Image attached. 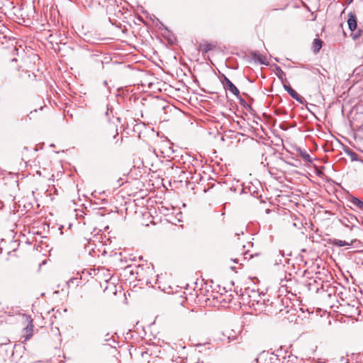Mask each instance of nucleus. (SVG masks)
<instances>
[{
	"label": "nucleus",
	"mask_w": 363,
	"mask_h": 363,
	"mask_svg": "<svg viewBox=\"0 0 363 363\" xmlns=\"http://www.w3.org/2000/svg\"><path fill=\"white\" fill-rule=\"evenodd\" d=\"M258 297L259 299H255L253 301H255L257 305L262 303L264 308L261 310L264 311L270 315L281 314V315H284L291 311H294L293 306H291V300L286 296H279L272 299L262 298L260 295H258Z\"/></svg>",
	"instance_id": "1"
},
{
	"label": "nucleus",
	"mask_w": 363,
	"mask_h": 363,
	"mask_svg": "<svg viewBox=\"0 0 363 363\" xmlns=\"http://www.w3.org/2000/svg\"><path fill=\"white\" fill-rule=\"evenodd\" d=\"M256 363H281V359L274 353L262 352L256 359Z\"/></svg>",
	"instance_id": "2"
},
{
	"label": "nucleus",
	"mask_w": 363,
	"mask_h": 363,
	"mask_svg": "<svg viewBox=\"0 0 363 363\" xmlns=\"http://www.w3.org/2000/svg\"><path fill=\"white\" fill-rule=\"evenodd\" d=\"M220 82L225 90L230 91L234 96L238 97L240 94L238 89L224 74L220 75Z\"/></svg>",
	"instance_id": "3"
},
{
	"label": "nucleus",
	"mask_w": 363,
	"mask_h": 363,
	"mask_svg": "<svg viewBox=\"0 0 363 363\" xmlns=\"http://www.w3.org/2000/svg\"><path fill=\"white\" fill-rule=\"evenodd\" d=\"M341 222L345 226L353 229L355 227V223H359V220L355 216L349 213L347 216L342 218Z\"/></svg>",
	"instance_id": "4"
},
{
	"label": "nucleus",
	"mask_w": 363,
	"mask_h": 363,
	"mask_svg": "<svg viewBox=\"0 0 363 363\" xmlns=\"http://www.w3.org/2000/svg\"><path fill=\"white\" fill-rule=\"evenodd\" d=\"M284 89L289 93V94L295 100H296L300 104H303L305 102V99L303 97L300 96L294 89L291 88L290 85L284 84Z\"/></svg>",
	"instance_id": "5"
},
{
	"label": "nucleus",
	"mask_w": 363,
	"mask_h": 363,
	"mask_svg": "<svg viewBox=\"0 0 363 363\" xmlns=\"http://www.w3.org/2000/svg\"><path fill=\"white\" fill-rule=\"evenodd\" d=\"M347 24L351 31H355L357 27V17L356 15L352 12H350L348 14Z\"/></svg>",
	"instance_id": "6"
},
{
	"label": "nucleus",
	"mask_w": 363,
	"mask_h": 363,
	"mask_svg": "<svg viewBox=\"0 0 363 363\" xmlns=\"http://www.w3.org/2000/svg\"><path fill=\"white\" fill-rule=\"evenodd\" d=\"M251 57L255 62H257L260 65H268V62L266 60V57L263 55L259 54V52H252L251 53Z\"/></svg>",
	"instance_id": "7"
},
{
	"label": "nucleus",
	"mask_w": 363,
	"mask_h": 363,
	"mask_svg": "<svg viewBox=\"0 0 363 363\" xmlns=\"http://www.w3.org/2000/svg\"><path fill=\"white\" fill-rule=\"evenodd\" d=\"M216 48V45L208 42H204L199 44V49L201 50L203 54H206L210 50H213Z\"/></svg>",
	"instance_id": "8"
},
{
	"label": "nucleus",
	"mask_w": 363,
	"mask_h": 363,
	"mask_svg": "<svg viewBox=\"0 0 363 363\" xmlns=\"http://www.w3.org/2000/svg\"><path fill=\"white\" fill-rule=\"evenodd\" d=\"M323 45V41L320 38H315L313 42V50L315 54L319 52Z\"/></svg>",
	"instance_id": "9"
},
{
	"label": "nucleus",
	"mask_w": 363,
	"mask_h": 363,
	"mask_svg": "<svg viewBox=\"0 0 363 363\" xmlns=\"http://www.w3.org/2000/svg\"><path fill=\"white\" fill-rule=\"evenodd\" d=\"M275 70L277 72V77L282 82H286V74L284 71L281 69V67L277 65H274Z\"/></svg>",
	"instance_id": "10"
},
{
	"label": "nucleus",
	"mask_w": 363,
	"mask_h": 363,
	"mask_svg": "<svg viewBox=\"0 0 363 363\" xmlns=\"http://www.w3.org/2000/svg\"><path fill=\"white\" fill-rule=\"evenodd\" d=\"M25 337L26 340L30 339L33 335V325L30 323L25 328Z\"/></svg>",
	"instance_id": "11"
},
{
	"label": "nucleus",
	"mask_w": 363,
	"mask_h": 363,
	"mask_svg": "<svg viewBox=\"0 0 363 363\" xmlns=\"http://www.w3.org/2000/svg\"><path fill=\"white\" fill-rule=\"evenodd\" d=\"M299 155L301 157V158L303 160V161L307 162L308 163L312 162V159H311L310 155L307 152V151H306L304 150H300Z\"/></svg>",
	"instance_id": "12"
},
{
	"label": "nucleus",
	"mask_w": 363,
	"mask_h": 363,
	"mask_svg": "<svg viewBox=\"0 0 363 363\" xmlns=\"http://www.w3.org/2000/svg\"><path fill=\"white\" fill-rule=\"evenodd\" d=\"M350 201L352 204L357 206L359 209L363 210V201L359 200L358 198L355 196H352Z\"/></svg>",
	"instance_id": "13"
},
{
	"label": "nucleus",
	"mask_w": 363,
	"mask_h": 363,
	"mask_svg": "<svg viewBox=\"0 0 363 363\" xmlns=\"http://www.w3.org/2000/svg\"><path fill=\"white\" fill-rule=\"evenodd\" d=\"M333 243L335 245L338 246V247H345V246L350 245V244L348 242H347L345 240H334Z\"/></svg>",
	"instance_id": "14"
},
{
	"label": "nucleus",
	"mask_w": 363,
	"mask_h": 363,
	"mask_svg": "<svg viewBox=\"0 0 363 363\" xmlns=\"http://www.w3.org/2000/svg\"><path fill=\"white\" fill-rule=\"evenodd\" d=\"M237 98L239 99L240 104L242 106H243V107H244V108H248V109H250V110L252 109L251 106H250V105H249V104L246 102V101H245L244 99L241 98V97L240 96V95H239V96H238V97H237Z\"/></svg>",
	"instance_id": "15"
},
{
	"label": "nucleus",
	"mask_w": 363,
	"mask_h": 363,
	"mask_svg": "<svg viewBox=\"0 0 363 363\" xmlns=\"http://www.w3.org/2000/svg\"><path fill=\"white\" fill-rule=\"evenodd\" d=\"M110 134L113 135V140H115L118 136V133L117 128L115 127H112L110 130Z\"/></svg>",
	"instance_id": "16"
},
{
	"label": "nucleus",
	"mask_w": 363,
	"mask_h": 363,
	"mask_svg": "<svg viewBox=\"0 0 363 363\" xmlns=\"http://www.w3.org/2000/svg\"><path fill=\"white\" fill-rule=\"evenodd\" d=\"M242 255H243V259H250V258H252L254 256H257V254H255V255L250 254V258H248V257H247V255H249V252L248 251L243 252Z\"/></svg>",
	"instance_id": "17"
},
{
	"label": "nucleus",
	"mask_w": 363,
	"mask_h": 363,
	"mask_svg": "<svg viewBox=\"0 0 363 363\" xmlns=\"http://www.w3.org/2000/svg\"><path fill=\"white\" fill-rule=\"evenodd\" d=\"M249 190H250V194L254 197H258L259 196V191L258 190H253V191H252L250 187L249 188Z\"/></svg>",
	"instance_id": "18"
},
{
	"label": "nucleus",
	"mask_w": 363,
	"mask_h": 363,
	"mask_svg": "<svg viewBox=\"0 0 363 363\" xmlns=\"http://www.w3.org/2000/svg\"><path fill=\"white\" fill-rule=\"evenodd\" d=\"M362 30H359L357 33H352V38L354 39H357L359 36L361 35Z\"/></svg>",
	"instance_id": "19"
},
{
	"label": "nucleus",
	"mask_w": 363,
	"mask_h": 363,
	"mask_svg": "<svg viewBox=\"0 0 363 363\" xmlns=\"http://www.w3.org/2000/svg\"><path fill=\"white\" fill-rule=\"evenodd\" d=\"M235 234H236V235L239 236L240 235H243L244 232H243V230H241L237 231L235 233Z\"/></svg>",
	"instance_id": "20"
},
{
	"label": "nucleus",
	"mask_w": 363,
	"mask_h": 363,
	"mask_svg": "<svg viewBox=\"0 0 363 363\" xmlns=\"http://www.w3.org/2000/svg\"><path fill=\"white\" fill-rule=\"evenodd\" d=\"M237 338H238V337H237L236 336H233L232 337H230V336L228 337V339H229V341H230H230H233V340H235V339H237Z\"/></svg>",
	"instance_id": "21"
},
{
	"label": "nucleus",
	"mask_w": 363,
	"mask_h": 363,
	"mask_svg": "<svg viewBox=\"0 0 363 363\" xmlns=\"http://www.w3.org/2000/svg\"><path fill=\"white\" fill-rule=\"evenodd\" d=\"M291 225H292L294 227H295V228H299V226H298V223H296V222H292V223H291Z\"/></svg>",
	"instance_id": "22"
},
{
	"label": "nucleus",
	"mask_w": 363,
	"mask_h": 363,
	"mask_svg": "<svg viewBox=\"0 0 363 363\" xmlns=\"http://www.w3.org/2000/svg\"><path fill=\"white\" fill-rule=\"evenodd\" d=\"M74 279H69V282H72V283H73Z\"/></svg>",
	"instance_id": "23"
},
{
	"label": "nucleus",
	"mask_w": 363,
	"mask_h": 363,
	"mask_svg": "<svg viewBox=\"0 0 363 363\" xmlns=\"http://www.w3.org/2000/svg\"><path fill=\"white\" fill-rule=\"evenodd\" d=\"M11 61H12V62H13V61H16V58H13V59L11 60Z\"/></svg>",
	"instance_id": "24"
},
{
	"label": "nucleus",
	"mask_w": 363,
	"mask_h": 363,
	"mask_svg": "<svg viewBox=\"0 0 363 363\" xmlns=\"http://www.w3.org/2000/svg\"><path fill=\"white\" fill-rule=\"evenodd\" d=\"M233 262H238L237 259H233Z\"/></svg>",
	"instance_id": "25"
},
{
	"label": "nucleus",
	"mask_w": 363,
	"mask_h": 363,
	"mask_svg": "<svg viewBox=\"0 0 363 363\" xmlns=\"http://www.w3.org/2000/svg\"><path fill=\"white\" fill-rule=\"evenodd\" d=\"M352 1H353V0H349V4H350Z\"/></svg>",
	"instance_id": "26"
},
{
	"label": "nucleus",
	"mask_w": 363,
	"mask_h": 363,
	"mask_svg": "<svg viewBox=\"0 0 363 363\" xmlns=\"http://www.w3.org/2000/svg\"><path fill=\"white\" fill-rule=\"evenodd\" d=\"M275 60H276L277 62H279V60L277 58H275Z\"/></svg>",
	"instance_id": "27"
}]
</instances>
